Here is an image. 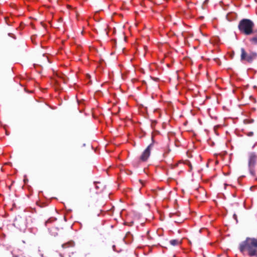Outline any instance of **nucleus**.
Instances as JSON below:
<instances>
[{
	"label": "nucleus",
	"instance_id": "f257e3e1",
	"mask_svg": "<svg viewBox=\"0 0 257 257\" xmlns=\"http://www.w3.org/2000/svg\"><path fill=\"white\" fill-rule=\"evenodd\" d=\"M240 250L243 253L247 251L251 256L257 257V239L247 238L240 244Z\"/></svg>",
	"mask_w": 257,
	"mask_h": 257
},
{
	"label": "nucleus",
	"instance_id": "f03ea898",
	"mask_svg": "<svg viewBox=\"0 0 257 257\" xmlns=\"http://www.w3.org/2000/svg\"><path fill=\"white\" fill-rule=\"evenodd\" d=\"M253 23L248 19L241 20L238 25V29L240 32L246 35H249L253 33Z\"/></svg>",
	"mask_w": 257,
	"mask_h": 257
},
{
	"label": "nucleus",
	"instance_id": "7ed1b4c3",
	"mask_svg": "<svg viewBox=\"0 0 257 257\" xmlns=\"http://www.w3.org/2000/svg\"><path fill=\"white\" fill-rule=\"evenodd\" d=\"M257 57L255 52L250 51L247 52L243 48L241 49L240 59L242 61H246L249 63L251 62Z\"/></svg>",
	"mask_w": 257,
	"mask_h": 257
},
{
	"label": "nucleus",
	"instance_id": "20e7f679",
	"mask_svg": "<svg viewBox=\"0 0 257 257\" xmlns=\"http://www.w3.org/2000/svg\"><path fill=\"white\" fill-rule=\"evenodd\" d=\"M153 144L152 143L149 145L148 147L143 152L142 154L140 156V159L142 162L146 161L150 156L151 150L153 147Z\"/></svg>",
	"mask_w": 257,
	"mask_h": 257
},
{
	"label": "nucleus",
	"instance_id": "39448f33",
	"mask_svg": "<svg viewBox=\"0 0 257 257\" xmlns=\"http://www.w3.org/2000/svg\"><path fill=\"white\" fill-rule=\"evenodd\" d=\"M74 246V242L73 241H69L67 243L62 244V247L63 248H66L70 247H73Z\"/></svg>",
	"mask_w": 257,
	"mask_h": 257
},
{
	"label": "nucleus",
	"instance_id": "423d86ee",
	"mask_svg": "<svg viewBox=\"0 0 257 257\" xmlns=\"http://www.w3.org/2000/svg\"><path fill=\"white\" fill-rule=\"evenodd\" d=\"M249 41L253 44H257V32L256 33L255 35L250 38Z\"/></svg>",
	"mask_w": 257,
	"mask_h": 257
},
{
	"label": "nucleus",
	"instance_id": "0eeeda50",
	"mask_svg": "<svg viewBox=\"0 0 257 257\" xmlns=\"http://www.w3.org/2000/svg\"><path fill=\"white\" fill-rule=\"evenodd\" d=\"M171 245L175 246L177 245V240L176 239H173L170 240V241Z\"/></svg>",
	"mask_w": 257,
	"mask_h": 257
},
{
	"label": "nucleus",
	"instance_id": "6e6552de",
	"mask_svg": "<svg viewBox=\"0 0 257 257\" xmlns=\"http://www.w3.org/2000/svg\"><path fill=\"white\" fill-rule=\"evenodd\" d=\"M56 220L55 218V219L50 218V219H48V220L46 221L45 223H46V224H48V223H49V222H51L52 221H54V220Z\"/></svg>",
	"mask_w": 257,
	"mask_h": 257
},
{
	"label": "nucleus",
	"instance_id": "1a4fd4ad",
	"mask_svg": "<svg viewBox=\"0 0 257 257\" xmlns=\"http://www.w3.org/2000/svg\"><path fill=\"white\" fill-rule=\"evenodd\" d=\"M112 247H113V250H114V248H115V246L114 245H113V246H112Z\"/></svg>",
	"mask_w": 257,
	"mask_h": 257
},
{
	"label": "nucleus",
	"instance_id": "9d476101",
	"mask_svg": "<svg viewBox=\"0 0 257 257\" xmlns=\"http://www.w3.org/2000/svg\"><path fill=\"white\" fill-rule=\"evenodd\" d=\"M99 186L96 185V188H99Z\"/></svg>",
	"mask_w": 257,
	"mask_h": 257
},
{
	"label": "nucleus",
	"instance_id": "9b49d317",
	"mask_svg": "<svg viewBox=\"0 0 257 257\" xmlns=\"http://www.w3.org/2000/svg\"><path fill=\"white\" fill-rule=\"evenodd\" d=\"M140 182H141V183H142L143 182V181L141 180H140Z\"/></svg>",
	"mask_w": 257,
	"mask_h": 257
}]
</instances>
